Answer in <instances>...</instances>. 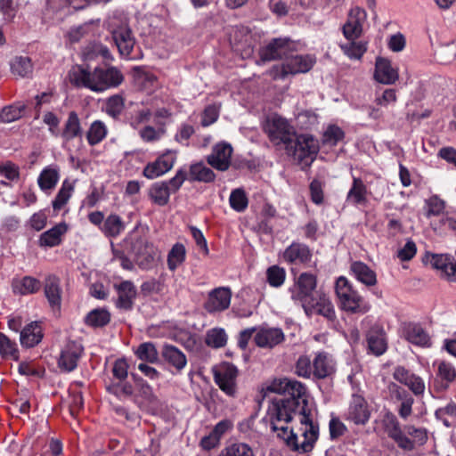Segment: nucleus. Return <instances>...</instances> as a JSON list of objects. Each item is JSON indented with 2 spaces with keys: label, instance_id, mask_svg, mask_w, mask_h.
<instances>
[{
  "label": "nucleus",
  "instance_id": "nucleus-19",
  "mask_svg": "<svg viewBox=\"0 0 456 456\" xmlns=\"http://www.w3.org/2000/svg\"><path fill=\"white\" fill-rule=\"evenodd\" d=\"M435 387L437 391H445L456 382V369L454 365L446 361H436Z\"/></svg>",
  "mask_w": 456,
  "mask_h": 456
},
{
  "label": "nucleus",
  "instance_id": "nucleus-53",
  "mask_svg": "<svg viewBox=\"0 0 456 456\" xmlns=\"http://www.w3.org/2000/svg\"><path fill=\"white\" fill-rule=\"evenodd\" d=\"M231 208L237 212H243L248 204L247 195L242 189L233 190L229 198Z\"/></svg>",
  "mask_w": 456,
  "mask_h": 456
},
{
  "label": "nucleus",
  "instance_id": "nucleus-5",
  "mask_svg": "<svg viewBox=\"0 0 456 456\" xmlns=\"http://www.w3.org/2000/svg\"><path fill=\"white\" fill-rule=\"evenodd\" d=\"M289 155H291L303 167H310L316 158L320 145L318 140L310 134H301L292 138L291 144L285 147Z\"/></svg>",
  "mask_w": 456,
  "mask_h": 456
},
{
  "label": "nucleus",
  "instance_id": "nucleus-32",
  "mask_svg": "<svg viewBox=\"0 0 456 456\" xmlns=\"http://www.w3.org/2000/svg\"><path fill=\"white\" fill-rule=\"evenodd\" d=\"M367 200V187L363 181L353 176L352 186L346 194V201L353 205H362Z\"/></svg>",
  "mask_w": 456,
  "mask_h": 456
},
{
  "label": "nucleus",
  "instance_id": "nucleus-42",
  "mask_svg": "<svg viewBox=\"0 0 456 456\" xmlns=\"http://www.w3.org/2000/svg\"><path fill=\"white\" fill-rule=\"evenodd\" d=\"M40 287V281L31 276H25L12 283L13 291L20 295L33 294L39 290Z\"/></svg>",
  "mask_w": 456,
  "mask_h": 456
},
{
  "label": "nucleus",
  "instance_id": "nucleus-47",
  "mask_svg": "<svg viewBox=\"0 0 456 456\" xmlns=\"http://www.w3.org/2000/svg\"><path fill=\"white\" fill-rule=\"evenodd\" d=\"M445 208V202L437 195H432L424 201L425 216L428 218L438 216L443 214Z\"/></svg>",
  "mask_w": 456,
  "mask_h": 456
},
{
  "label": "nucleus",
  "instance_id": "nucleus-13",
  "mask_svg": "<svg viewBox=\"0 0 456 456\" xmlns=\"http://www.w3.org/2000/svg\"><path fill=\"white\" fill-rule=\"evenodd\" d=\"M176 151L167 150L154 161L149 162L143 168L142 175L152 180L164 175L170 171L176 161Z\"/></svg>",
  "mask_w": 456,
  "mask_h": 456
},
{
  "label": "nucleus",
  "instance_id": "nucleus-22",
  "mask_svg": "<svg viewBox=\"0 0 456 456\" xmlns=\"http://www.w3.org/2000/svg\"><path fill=\"white\" fill-rule=\"evenodd\" d=\"M433 268L440 271V275L451 282H456V262L447 254H434L430 258Z\"/></svg>",
  "mask_w": 456,
  "mask_h": 456
},
{
  "label": "nucleus",
  "instance_id": "nucleus-39",
  "mask_svg": "<svg viewBox=\"0 0 456 456\" xmlns=\"http://www.w3.org/2000/svg\"><path fill=\"white\" fill-rule=\"evenodd\" d=\"M216 175L213 170L208 167L203 162H198L191 165L189 172V180L203 183L213 182Z\"/></svg>",
  "mask_w": 456,
  "mask_h": 456
},
{
  "label": "nucleus",
  "instance_id": "nucleus-2",
  "mask_svg": "<svg viewBox=\"0 0 456 456\" xmlns=\"http://www.w3.org/2000/svg\"><path fill=\"white\" fill-rule=\"evenodd\" d=\"M69 76L72 84L96 93L117 87L124 80L122 73L115 67L95 68L93 71H89L77 66L69 71Z\"/></svg>",
  "mask_w": 456,
  "mask_h": 456
},
{
  "label": "nucleus",
  "instance_id": "nucleus-57",
  "mask_svg": "<svg viewBox=\"0 0 456 456\" xmlns=\"http://www.w3.org/2000/svg\"><path fill=\"white\" fill-rule=\"evenodd\" d=\"M296 374L305 379L314 377L313 361L307 355H301L296 362Z\"/></svg>",
  "mask_w": 456,
  "mask_h": 456
},
{
  "label": "nucleus",
  "instance_id": "nucleus-27",
  "mask_svg": "<svg viewBox=\"0 0 456 456\" xmlns=\"http://www.w3.org/2000/svg\"><path fill=\"white\" fill-rule=\"evenodd\" d=\"M42 338L43 331L38 322H32L20 330V342L23 347H34L41 342Z\"/></svg>",
  "mask_w": 456,
  "mask_h": 456
},
{
  "label": "nucleus",
  "instance_id": "nucleus-12",
  "mask_svg": "<svg viewBox=\"0 0 456 456\" xmlns=\"http://www.w3.org/2000/svg\"><path fill=\"white\" fill-rule=\"evenodd\" d=\"M370 418V410L364 396L353 393L348 407L345 412V419L355 425H365Z\"/></svg>",
  "mask_w": 456,
  "mask_h": 456
},
{
  "label": "nucleus",
  "instance_id": "nucleus-51",
  "mask_svg": "<svg viewBox=\"0 0 456 456\" xmlns=\"http://www.w3.org/2000/svg\"><path fill=\"white\" fill-rule=\"evenodd\" d=\"M286 279L285 269L279 265H272L266 270V281L271 287L280 288Z\"/></svg>",
  "mask_w": 456,
  "mask_h": 456
},
{
  "label": "nucleus",
  "instance_id": "nucleus-1",
  "mask_svg": "<svg viewBox=\"0 0 456 456\" xmlns=\"http://www.w3.org/2000/svg\"><path fill=\"white\" fill-rule=\"evenodd\" d=\"M265 419L277 437L298 453L312 451L318 439L314 409L300 405L294 399L272 401Z\"/></svg>",
  "mask_w": 456,
  "mask_h": 456
},
{
  "label": "nucleus",
  "instance_id": "nucleus-40",
  "mask_svg": "<svg viewBox=\"0 0 456 456\" xmlns=\"http://www.w3.org/2000/svg\"><path fill=\"white\" fill-rule=\"evenodd\" d=\"M134 353L139 360L150 363H156L159 359V352L152 342L140 344L136 348H134Z\"/></svg>",
  "mask_w": 456,
  "mask_h": 456
},
{
  "label": "nucleus",
  "instance_id": "nucleus-20",
  "mask_svg": "<svg viewBox=\"0 0 456 456\" xmlns=\"http://www.w3.org/2000/svg\"><path fill=\"white\" fill-rule=\"evenodd\" d=\"M232 291L227 287H219L208 293L205 309L212 314L227 309L231 304Z\"/></svg>",
  "mask_w": 456,
  "mask_h": 456
},
{
  "label": "nucleus",
  "instance_id": "nucleus-61",
  "mask_svg": "<svg viewBox=\"0 0 456 456\" xmlns=\"http://www.w3.org/2000/svg\"><path fill=\"white\" fill-rule=\"evenodd\" d=\"M113 380L112 381H124L128 375V364L124 359H118L115 361L112 367Z\"/></svg>",
  "mask_w": 456,
  "mask_h": 456
},
{
  "label": "nucleus",
  "instance_id": "nucleus-34",
  "mask_svg": "<svg viewBox=\"0 0 456 456\" xmlns=\"http://www.w3.org/2000/svg\"><path fill=\"white\" fill-rule=\"evenodd\" d=\"M125 228L126 225L122 218L116 214H111L105 218L101 226V231L106 237L116 238Z\"/></svg>",
  "mask_w": 456,
  "mask_h": 456
},
{
  "label": "nucleus",
  "instance_id": "nucleus-3",
  "mask_svg": "<svg viewBox=\"0 0 456 456\" xmlns=\"http://www.w3.org/2000/svg\"><path fill=\"white\" fill-rule=\"evenodd\" d=\"M335 292L339 307L346 313L363 314L370 309L369 302L345 276H339L336 280Z\"/></svg>",
  "mask_w": 456,
  "mask_h": 456
},
{
  "label": "nucleus",
  "instance_id": "nucleus-37",
  "mask_svg": "<svg viewBox=\"0 0 456 456\" xmlns=\"http://www.w3.org/2000/svg\"><path fill=\"white\" fill-rule=\"evenodd\" d=\"M165 124L160 121H157V126L146 125L140 128L138 131L140 138L147 143L159 141L165 135Z\"/></svg>",
  "mask_w": 456,
  "mask_h": 456
},
{
  "label": "nucleus",
  "instance_id": "nucleus-38",
  "mask_svg": "<svg viewBox=\"0 0 456 456\" xmlns=\"http://www.w3.org/2000/svg\"><path fill=\"white\" fill-rule=\"evenodd\" d=\"M171 191L166 182L153 183L149 191L151 200L159 206H165L168 203Z\"/></svg>",
  "mask_w": 456,
  "mask_h": 456
},
{
  "label": "nucleus",
  "instance_id": "nucleus-25",
  "mask_svg": "<svg viewBox=\"0 0 456 456\" xmlns=\"http://www.w3.org/2000/svg\"><path fill=\"white\" fill-rule=\"evenodd\" d=\"M314 378L322 379L335 371V362L330 354L326 352H318L314 360Z\"/></svg>",
  "mask_w": 456,
  "mask_h": 456
},
{
  "label": "nucleus",
  "instance_id": "nucleus-17",
  "mask_svg": "<svg viewBox=\"0 0 456 456\" xmlns=\"http://www.w3.org/2000/svg\"><path fill=\"white\" fill-rule=\"evenodd\" d=\"M232 151L233 149L230 143L218 142L213 147L207 161L213 168L218 171H226L231 165Z\"/></svg>",
  "mask_w": 456,
  "mask_h": 456
},
{
  "label": "nucleus",
  "instance_id": "nucleus-7",
  "mask_svg": "<svg viewBox=\"0 0 456 456\" xmlns=\"http://www.w3.org/2000/svg\"><path fill=\"white\" fill-rule=\"evenodd\" d=\"M316 60L311 54H288L281 65H275L270 70V75L274 79H283L288 75H296L308 72L314 65Z\"/></svg>",
  "mask_w": 456,
  "mask_h": 456
},
{
  "label": "nucleus",
  "instance_id": "nucleus-15",
  "mask_svg": "<svg viewBox=\"0 0 456 456\" xmlns=\"http://www.w3.org/2000/svg\"><path fill=\"white\" fill-rule=\"evenodd\" d=\"M294 49L293 43L289 38H274L259 50L260 62L286 59Z\"/></svg>",
  "mask_w": 456,
  "mask_h": 456
},
{
  "label": "nucleus",
  "instance_id": "nucleus-46",
  "mask_svg": "<svg viewBox=\"0 0 456 456\" xmlns=\"http://www.w3.org/2000/svg\"><path fill=\"white\" fill-rule=\"evenodd\" d=\"M227 334L223 328H213L208 330L205 342L213 348L224 347L227 343Z\"/></svg>",
  "mask_w": 456,
  "mask_h": 456
},
{
  "label": "nucleus",
  "instance_id": "nucleus-36",
  "mask_svg": "<svg viewBox=\"0 0 456 456\" xmlns=\"http://www.w3.org/2000/svg\"><path fill=\"white\" fill-rule=\"evenodd\" d=\"M367 342L370 351L375 355H381L387 350L385 333L380 330H370L367 336Z\"/></svg>",
  "mask_w": 456,
  "mask_h": 456
},
{
  "label": "nucleus",
  "instance_id": "nucleus-18",
  "mask_svg": "<svg viewBox=\"0 0 456 456\" xmlns=\"http://www.w3.org/2000/svg\"><path fill=\"white\" fill-rule=\"evenodd\" d=\"M285 339L284 332L281 328L260 327L256 330L254 340L261 348L272 349L281 344Z\"/></svg>",
  "mask_w": 456,
  "mask_h": 456
},
{
  "label": "nucleus",
  "instance_id": "nucleus-8",
  "mask_svg": "<svg viewBox=\"0 0 456 456\" xmlns=\"http://www.w3.org/2000/svg\"><path fill=\"white\" fill-rule=\"evenodd\" d=\"M264 130L267 134L270 141L276 144H291L292 138L295 137V129L292 125L282 117L273 114L267 117L264 125Z\"/></svg>",
  "mask_w": 456,
  "mask_h": 456
},
{
  "label": "nucleus",
  "instance_id": "nucleus-11",
  "mask_svg": "<svg viewBox=\"0 0 456 456\" xmlns=\"http://www.w3.org/2000/svg\"><path fill=\"white\" fill-rule=\"evenodd\" d=\"M268 389L274 393L288 395L287 399H294L300 405L313 407L306 400L305 387L297 380L287 378L274 380Z\"/></svg>",
  "mask_w": 456,
  "mask_h": 456
},
{
  "label": "nucleus",
  "instance_id": "nucleus-64",
  "mask_svg": "<svg viewBox=\"0 0 456 456\" xmlns=\"http://www.w3.org/2000/svg\"><path fill=\"white\" fill-rule=\"evenodd\" d=\"M194 134V128L188 124H183L175 135V139L180 144L188 146L189 139Z\"/></svg>",
  "mask_w": 456,
  "mask_h": 456
},
{
  "label": "nucleus",
  "instance_id": "nucleus-50",
  "mask_svg": "<svg viewBox=\"0 0 456 456\" xmlns=\"http://www.w3.org/2000/svg\"><path fill=\"white\" fill-rule=\"evenodd\" d=\"M25 105L16 103L3 108L0 112V120L4 123H11L20 118L24 113Z\"/></svg>",
  "mask_w": 456,
  "mask_h": 456
},
{
  "label": "nucleus",
  "instance_id": "nucleus-55",
  "mask_svg": "<svg viewBox=\"0 0 456 456\" xmlns=\"http://www.w3.org/2000/svg\"><path fill=\"white\" fill-rule=\"evenodd\" d=\"M37 182L41 190L45 191L53 190L57 183V170L52 168L44 169Z\"/></svg>",
  "mask_w": 456,
  "mask_h": 456
},
{
  "label": "nucleus",
  "instance_id": "nucleus-62",
  "mask_svg": "<svg viewBox=\"0 0 456 456\" xmlns=\"http://www.w3.org/2000/svg\"><path fill=\"white\" fill-rule=\"evenodd\" d=\"M84 55L86 59H93L98 55H101L104 59H110L111 56L109 49L106 46L96 43L88 46L86 52L84 53Z\"/></svg>",
  "mask_w": 456,
  "mask_h": 456
},
{
  "label": "nucleus",
  "instance_id": "nucleus-56",
  "mask_svg": "<svg viewBox=\"0 0 456 456\" xmlns=\"http://www.w3.org/2000/svg\"><path fill=\"white\" fill-rule=\"evenodd\" d=\"M107 390L118 398L130 396L134 392L132 384L126 382V380L111 381L110 384L107 386Z\"/></svg>",
  "mask_w": 456,
  "mask_h": 456
},
{
  "label": "nucleus",
  "instance_id": "nucleus-24",
  "mask_svg": "<svg viewBox=\"0 0 456 456\" xmlns=\"http://www.w3.org/2000/svg\"><path fill=\"white\" fill-rule=\"evenodd\" d=\"M311 251L303 243L293 242L282 253L283 260L290 265H303L311 260Z\"/></svg>",
  "mask_w": 456,
  "mask_h": 456
},
{
  "label": "nucleus",
  "instance_id": "nucleus-60",
  "mask_svg": "<svg viewBox=\"0 0 456 456\" xmlns=\"http://www.w3.org/2000/svg\"><path fill=\"white\" fill-rule=\"evenodd\" d=\"M124 109V100L120 95L110 97L105 104V110L112 118L118 117Z\"/></svg>",
  "mask_w": 456,
  "mask_h": 456
},
{
  "label": "nucleus",
  "instance_id": "nucleus-29",
  "mask_svg": "<svg viewBox=\"0 0 456 456\" xmlns=\"http://www.w3.org/2000/svg\"><path fill=\"white\" fill-rule=\"evenodd\" d=\"M350 271L352 272L354 278L365 286L371 287L376 285V273L366 264L361 261L353 262L350 266Z\"/></svg>",
  "mask_w": 456,
  "mask_h": 456
},
{
  "label": "nucleus",
  "instance_id": "nucleus-54",
  "mask_svg": "<svg viewBox=\"0 0 456 456\" xmlns=\"http://www.w3.org/2000/svg\"><path fill=\"white\" fill-rule=\"evenodd\" d=\"M219 456H254V452L247 444L235 443L224 449Z\"/></svg>",
  "mask_w": 456,
  "mask_h": 456
},
{
  "label": "nucleus",
  "instance_id": "nucleus-41",
  "mask_svg": "<svg viewBox=\"0 0 456 456\" xmlns=\"http://www.w3.org/2000/svg\"><path fill=\"white\" fill-rule=\"evenodd\" d=\"M84 321L89 327L101 328L110 322V314L105 308H95L86 315Z\"/></svg>",
  "mask_w": 456,
  "mask_h": 456
},
{
  "label": "nucleus",
  "instance_id": "nucleus-35",
  "mask_svg": "<svg viewBox=\"0 0 456 456\" xmlns=\"http://www.w3.org/2000/svg\"><path fill=\"white\" fill-rule=\"evenodd\" d=\"M187 250L181 242L175 243L167 253V264L171 272H175L186 259Z\"/></svg>",
  "mask_w": 456,
  "mask_h": 456
},
{
  "label": "nucleus",
  "instance_id": "nucleus-26",
  "mask_svg": "<svg viewBox=\"0 0 456 456\" xmlns=\"http://www.w3.org/2000/svg\"><path fill=\"white\" fill-rule=\"evenodd\" d=\"M404 337L411 344L420 347H430L432 345L429 334L418 323H409L403 330Z\"/></svg>",
  "mask_w": 456,
  "mask_h": 456
},
{
  "label": "nucleus",
  "instance_id": "nucleus-6",
  "mask_svg": "<svg viewBox=\"0 0 456 456\" xmlns=\"http://www.w3.org/2000/svg\"><path fill=\"white\" fill-rule=\"evenodd\" d=\"M389 436L404 451H412L416 446H421L428 441V432L423 428L407 425L401 429L398 423L388 432Z\"/></svg>",
  "mask_w": 456,
  "mask_h": 456
},
{
  "label": "nucleus",
  "instance_id": "nucleus-52",
  "mask_svg": "<svg viewBox=\"0 0 456 456\" xmlns=\"http://www.w3.org/2000/svg\"><path fill=\"white\" fill-rule=\"evenodd\" d=\"M314 313L321 314L329 320H333L336 317L335 309L331 301L325 297H320L316 302L315 300L314 301L313 314Z\"/></svg>",
  "mask_w": 456,
  "mask_h": 456
},
{
  "label": "nucleus",
  "instance_id": "nucleus-49",
  "mask_svg": "<svg viewBox=\"0 0 456 456\" xmlns=\"http://www.w3.org/2000/svg\"><path fill=\"white\" fill-rule=\"evenodd\" d=\"M345 137L344 131L336 125L329 126L322 134L323 145L336 146Z\"/></svg>",
  "mask_w": 456,
  "mask_h": 456
},
{
  "label": "nucleus",
  "instance_id": "nucleus-9",
  "mask_svg": "<svg viewBox=\"0 0 456 456\" xmlns=\"http://www.w3.org/2000/svg\"><path fill=\"white\" fill-rule=\"evenodd\" d=\"M109 28L119 53L125 58L135 59L136 55L133 54L135 41L127 24L122 21L117 25L114 20H110Z\"/></svg>",
  "mask_w": 456,
  "mask_h": 456
},
{
  "label": "nucleus",
  "instance_id": "nucleus-4",
  "mask_svg": "<svg viewBox=\"0 0 456 456\" xmlns=\"http://www.w3.org/2000/svg\"><path fill=\"white\" fill-rule=\"evenodd\" d=\"M317 286L316 276L311 273H302L289 288L291 299L304 308L307 315L314 311V293Z\"/></svg>",
  "mask_w": 456,
  "mask_h": 456
},
{
  "label": "nucleus",
  "instance_id": "nucleus-14",
  "mask_svg": "<svg viewBox=\"0 0 456 456\" xmlns=\"http://www.w3.org/2000/svg\"><path fill=\"white\" fill-rule=\"evenodd\" d=\"M367 20L365 10L358 5L352 6L348 12L346 23L342 27L344 37L347 40H356L363 31Z\"/></svg>",
  "mask_w": 456,
  "mask_h": 456
},
{
  "label": "nucleus",
  "instance_id": "nucleus-59",
  "mask_svg": "<svg viewBox=\"0 0 456 456\" xmlns=\"http://www.w3.org/2000/svg\"><path fill=\"white\" fill-rule=\"evenodd\" d=\"M45 295L49 305L54 309L57 306V279L54 275H49L46 278Z\"/></svg>",
  "mask_w": 456,
  "mask_h": 456
},
{
  "label": "nucleus",
  "instance_id": "nucleus-33",
  "mask_svg": "<svg viewBox=\"0 0 456 456\" xmlns=\"http://www.w3.org/2000/svg\"><path fill=\"white\" fill-rule=\"evenodd\" d=\"M134 77L136 86L147 93L154 91L159 86L158 78L151 71L135 69Z\"/></svg>",
  "mask_w": 456,
  "mask_h": 456
},
{
  "label": "nucleus",
  "instance_id": "nucleus-43",
  "mask_svg": "<svg viewBox=\"0 0 456 456\" xmlns=\"http://www.w3.org/2000/svg\"><path fill=\"white\" fill-rule=\"evenodd\" d=\"M107 134L106 125L101 120H95L90 125L86 132V139L90 145H96L107 136Z\"/></svg>",
  "mask_w": 456,
  "mask_h": 456
},
{
  "label": "nucleus",
  "instance_id": "nucleus-44",
  "mask_svg": "<svg viewBox=\"0 0 456 456\" xmlns=\"http://www.w3.org/2000/svg\"><path fill=\"white\" fill-rule=\"evenodd\" d=\"M11 70L13 75L20 77H28L33 70L31 60L28 56H16L11 61Z\"/></svg>",
  "mask_w": 456,
  "mask_h": 456
},
{
  "label": "nucleus",
  "instance_id": "nucleus-21",
  "mask_svg": "<svg viewBox=\"0 0 456 456\" xmlns=\"http://www.w3.org/2000/svg\"><path fill=\"white\" fill-rule=\"evenodd\" d=\"M393 377L399 383L408 387L415 395H423L425 382L419 376L411 372L404 367L398 366L395 369Z\"/></svg>",
  "mask_w": 456,
  "mask_h": 456
},
{
  "label": "nucleus",
  "instance_id": "nucleus-23",
  "mask_svg": "<svg viewBox=\"0 0 456 456\" xmlns=\"http://www.w3.org/2000/svg\"><path fill=\"white\" fill-rule=\"evenodd\" d=\"M375 79L384 85H392L399 77L398 69L393 67L391 61L378 57L375 63Z\"/></svg>",
  "mask_w": 456,
  "mask_h": 456
},
{
  "label": "nucleus",
  "instance_id": "nucleus-28",
  "mask_svg": "<svg viewBox=\"0 0 456 456\" xmlns=\"http://www.w3.org/2000/svg\"><path fill=\"white\" fill-rule=\"evenodd\" d=\"M118 292L116 306L122 310H129L136 295V290L131 281H126L115 286Z\"/></svg>",
  "mask_w": 456,
  "mask_h": 456
},
{
  "label": "nucleus",
  "instance_id": "nucleus-63",
  "mask_svg": "<svg viewBox=\"0 0 456 456\" xmlns=\"http://www.w3.org/2000/svg\"><path fill=\"white\" fill-rule=\"evenodd\" d=\"M39 245L43 248L54 247L57 245V225H54L40 235Z\"/></svg>",
  "mask_w": 456,
  "mask_h": 456
},
{
  "label": "nucleus",
  "instance_id": "nucleus-10",
  "mask_svg": "<svg viewBox=\"0 0 456 456\" xmlns=\"http://www.w3.org/2000/svg\"><path fill=\"white\" fill-rule=\"evenodd\" d=\"M239 370L230 362H222L213 368L214 379L218 387L227 395L235 396Z\"/></svg>",
  "mask_w": 456,
  "mask_h": 456
},
{
  "label": "nucleus",
  "instance_id": "nucleus-16",
  "mask_svg": "<svg viewBox=\"0 0 456 456\" xmlns=\"http://www.w3.org/2000/svg\"><path fill=\"white\" fill-rule=\"evenodd\" d=\"M84 348L80 342L69 341L61 350L59 356V370L64 372H70L74 370L78 360L83 354Z\"/></svg>",
  "mask_w": 456,
  "mask_h": 456
},
{
  "label": "nucleus",
  "instance_id": "nucleus-30",
  "mask_svg": "<svg viewBox=\"0 0 456 456\" xmlns=\"http://www.w3.org/2000/svg\"><path fill=\"white\" fill-rule=\"evenodd\" d=\"M161 354L164 360L177 371L180 372L185 368L187 358L185 354L175 346L165 345Z\"/></svg>",
  "mask_w": 456,
  "mask_h": 456
},
{
  "label": "nucleus",
  "instance_id": "nucleus-45",
  "mask_svg": "<svg viewBox=\"0 0 456 456\" xmlns=\"http://www.w3.org/2000/svg\"><path fill=\"white\" fill-rule=\"evenodd\" d=\"M340 48L350 59L360 60L367 50V44L363 41L348 40L341 44Z\"/></svg>",
  "mask_w": 456,
  "mask_h": 456
},
{
  "label": "nucleus",
  "instance_id": "nucleus-48",
  "mask_svg": "<svg viewBox=\"0 0 456 456\" xmlns=\"http://www.w3.org/2000/svg\"><path fill=\"white\" fill-rule=\"evenodd\" d=\"M0 354L4 358L18 361L20 358L16 342L12 341L5 334L0 332Z\"/></svg>",
  "mask_w": 456,
  "mask_h": 456
},
{
  "label": "nucleus",
  "instance_id": "nucleus-31",
  "mask_svg": "<svg viewBox=\"0 0 456 456\" xmlns=\"http://www.w3.org/2000/svg\"><path fill=\"white\" fill-rule=\"evenodd\" d=\"M82 127L80 119L75 111L69 112L67 120L64 123L62 137L64 140L63 146L68 147L67 142L72 139L81 137Z\"/></svg>",
  "mask_w": 456,
  "mask_h": 456
},
{
  "label": "nucleus",
  "instance_id": "nucleus-58",
  "mask_svg": "<svg viewBox=\"0 0 456 456\" xmlns=\"http://www.w3.org/2000/svg\"><path fill=\"white\" fill-rule=\"evenodd\" d=\"M435 414L444 426L451 427L452 419L456 417V403H450L446 406L437 409Z\"/></svg>",
  "mask_w": 456,
  "mask_h": 456
}]
</instances>
